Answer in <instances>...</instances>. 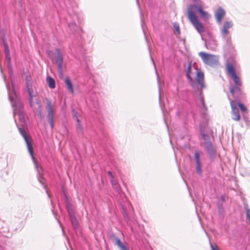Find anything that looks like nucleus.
<instances>
[{"label": "nucleus", "mask_w": 250, "mask_h": 250, "mask_svg": "<svg viewBox=\"0 0 250 250\" xmlns=\"http://www.w3.org/2000/svg\"><path fill=\"white\" fill-rule=\"evenodd\" d=\"M199 55L204 62L207 64L213 65L217 62V58L215 55L207 54L203 52H199Z\"/></svg>", "instance_id": "1a4fd4ad"}, {"label": "nucleus", "mask_w": 250, "mask_h": 250, "mask_svg": "<svg viewBox=\"0 0 250 250\" xmlns=\"http://www.w3.org/2000/svg\"><path fill=\"white\" fill-rule=\"evenodd\" d=\"M205 145L206 149L210 158H212L214 157L216 154V150L215 148L213 147L211 142H208L207 143V145Z\"/></svg>", "instance_id": "f3484780"}, {"label": "nucleus", "mask_w": 250, "mask_h": 250, "mask_svg": "<svg viewBox=\"0 0 250 250\" xmlns=\"http://www.w3.org/2000/svg\"><path fill=\"white\" fill-rule=\"evenodd\" d=\"M237 105L239 106V107H240L241 110L243 112H246L247 111V108L245 106V105L241 103L240 102H238L237 103Z\"/></svg>", "instance_id": "7c9ffc66"}, {"label": "nucleus", "mask_w": 250, "mask_h": 250, "mask_svg": "<svg viewBox=\"0 0 250 250\" xmlns=\"http://www.w3.org/2000/svg\"><path fill=\"white\" fill-rule=\"evenodd\" d=\"M46 192H47V193L48 194V196L50 197V195L48 194V191H47V190H46Z\"/></svg>", "instance_id": "ea45409f"}, {"label": "nucleus", "mask_w": 250, "mask_h": 250, "mask_svg": "<svg viewBox=\"0 0 250 250\" xmlns=\"http://www.w3.org/2000/svg\"><path fill=\"white\" fill-rule=\"evenodd\" d=\"M4 80L5 81V78L4 77Z\"/></svg>", "instance_id": "79ce46f5"}, {"label": "nucleus", "mask_w": 250, "mask_h": 250, "mask_svg": "<svg viewBox=\"0 0 250 250\" xmlns=\"http://www.w3.org/2000/svg\"><path fill=\"white\" fill-rule=\"evenodd\" d=\"M124 216L125 218L126 219L128 218V214L126 212H124Z\"/></svg>", "instance_id": "e433bc0d"}, {"label": "nucleus", "mask_w": 250, "mask_h": 250, "mask_svg": "<svg viewBox=\"0 0 250 250\" xmlns=\"http://www.w3.org/2000/svg\"><path fill=\"white\" fill-rule=\"evenodd\" d=\"M5 83H6V82H5ZM6 86H8L9 87V91H10V92L11 93H12V91H13V90H14V91H15V90H14L13 88L11 90H10V87H9V86L7 83H6ZM6 88H7V89L8 90V89H7V87H6Z\"/></svg>", "instance_id": "c9c22d12"}, {"label": "nucleus", "mask_w": 250, "mask_h": 250, "mask_svg": "<svg viewBox=\"0 0 250 250\" xmlns=\"http://www.w3.org/2000/svg\"><path fill=\"white\" fill-rule=\"evenodd\" d=\"M197 11L201 17L208 19L209 17V15L208 12L203 10L200 6H198L196 4H191L188 8V18L190 22L195 27L198 32L202 34L205 31V28L203 24L200 22L197 19V17L194 13V10Z\"/></svg>", "instance_id": "f257e3e1"}, {"label": "nucleus", "mask_w": 250, "mask_h": 250, "mask_svg": "<svg viewBox=\"0 0 250 250\" xmlns=\"http://www.w3.org/2000/svg\"><path fill=\"white\" fill-rule=\"evenodd\" d=\"M76 126L78 132L79 133H82L83 132V126L81 124L80 120L79 121V122H77Z\"/></svg>", "instance_id": "cd10ccee"}, {"label": "nucleus", "mask_w": 250, "mask_h": 250, "mask_svg": "<svg viewBox=\"0 0 250 250\" xmlns=\"http://www.w3.org/2000/svg\"><path fill=\"white\" fill-rule=\"evenodd\" d=\"M244 121H245V122L247 124V125H249V121L248 120V118H246L245 117H244Z\"/></svg>", "instance_id": "f704fd0d"}, {"label": "nucleus", "mask_w": 250, "mask_h": 250, "mask_svg": "<svg viewBox=\"0 0 250 250\" xmlns=\"http://www.w3.org/2000/svg\"><path fill=\"white\" fill-rule=\"evenodd\" d=\"M222 200L224 201V197H222Z\"/></svg>", "instance_id": "a19ab883"}, {"label": "nucleus", "mask_w": 250, "mask_h": 250, "mask_svg": "<svg viewBox=\"0 0 250 250\" xmlns=\"http://www.w3.org/2000/svg\"><path fill=\"white\" fill-rule=\"evenodd\" d=\"M204 73L201 70L196 71V81L197 83L200 86L202 89L205 87V85L204 83Z\"/></svg>", "instance_id": "ddd939ff"}, {"label": "nucleus", "mask_w": 250, "mask_h": 250, "mask_svg": "<svg viewBox=\"0 0 250 250\" xmlns=\"http://www.w3.org/2000/svg\"><path fill=\"white\" fill-rule=\"evenodd\" d=\"M3 45L4 47V53L6 59H9L10 57V50L7 42L5 41L3 42Z\"/></svg>", "instance_id": "5701e85b"}, {"label": "nucleus", "mask_w": 250, "mask_h": 250, "mask_svg": "<svg viewBox=\"0 0 250 250\" xmlns=\"http://www.w3.org/2000/svg\"><path fill=\"white\" fill-rule=\"evenodd\" d=\"M227 71L228 74L233 80L234 85H241L242 82L239 77L237 76L235 73L234 66L231 63H228L226 66Z\"/></svg>", "instance_id": "6e6552de"}, {"label": "nucleus", "mask_w": 250, "mask_h": 250, "mask_svg": "<svg viewBox=\"0 0 250 250\" xmlns=\"http://www.w3.org/2000/svg\"><path fill=\"white\" fill-rule=\"evenodd\" d=\"M0 250H3V249L1 246H0Z\"/></svg>", "instance_id": "58836bf2"}, {"label": "nucleus", "mask_w": 250, "mask_h": 250, "mask_svg": "<svg viewBox=\"0 0 250 250\" xmlns=\"http://www.w3.org/2000/svg\"><path fill=\"white\" fill-rule=\"evenodd\" d=\"M191 63H190L188 67V68L186 70V76L187 78L188 81V82L190 83V84L192 85V86L195 88V86L196 84L192 79L191 76Z\"/></svg>", "instance_id": "2eb2a0df"}, {"label": "nucleus", "mask_w": 250, "mask_h": 250, "mask_svg": "<svg viewBox=\"0 0 250 250\" xmlns=\"http://www.w3.org/2000/svg\"><path fill=\"white\" fill-rule=\"evenodd\" d=\"M7 60V68L8 69V71L9 73H12V65L11 62V58H9V59H6Z\"/></svg>", "instance_id": "c85d7f7f"}, {"label": "nucleus", "mask_w": 250, "mask_h": 250, "mask_svg": "<svg viewBox=\"0 0 250 250\" xmlns=\"http://www.w3.org/2000/svg\"><path fill=\"white\" fill-rule=\"evenodd\" d=\"M141 25H142V29L144 30V22L143 21H142Z\"/></svg>", "instance_id": "4c0bfd02"}, {"label": "nucleus", "mask_w": 250, "mask_h": 250, "mask_svg": "<svg viewBox=\"0 0 250 250\" xmlns=\"http://www.w3.org/2000/svg\"><path fill=\"white\" fill-rule=\"evenodd\" d=\"M200 102L201 103L200 108L202 109H204L206 111L207 110V107L205 105V102L204 101L203 96L202 95V92H200Z\"/></svg>", "instance_id": "b1692460"}, {"label": "nucleus", "mask_w": 250, "mask_h": 250, "mask_svg": "<svg viewBox=\"0 0 250 250\" xmlns=\"http://www.w3.org/2000/svg\"><path fill=\"white\" fill-rule=\"evenodd\" d=\"M194 158L196 163L195 169L197 174L199 175H202V166L200 162V154L199 151L196 150L194 153Z\"/></svg>", "instance_id": "9b49d317"}, {"label": "nucleus", "mask_w": 250, "mask_h": 250, "mask_svg": "<svg viewBox=\"0 0 250 250\" xmlns=\"http://www.w3.org/2000/svg\"><path fill=\"white\" fill-rule=\"evenodd\" d=\"M25 82L27 89L29 94V101L31 107L37 112L41 113V104L38 99H36V101H34V97H36V94L34 92L33 87L32 84L31 78L29 76H26L25 77Z\"/></svg>", "instance_id": "20e7f679"}, {"label": "nucleus", "mask_w": 250, "mask_h": 250, "mask_svg": "<svg viewBox=\"0 0 250 250\" xmlns=\"http://www.w3.org/2000/svg\"><path fill=\"white\" fill-rule=\"evenodd\" d=\"M72 114L73 118L76 120L77 122H79V121L80 120L79 113L75 110H73Z\"/></svg>", "instance_id": "a878e982"}, {"label": "nucleus", "mask_w": 250, "mask_h": 250, "mask_svg": "<svg viewBox=\"0 0 250 250\" xmlns=\"http://www.w3.org/2000/svg\"><path fill=\"white\" fill-rule=\"evenodd\" d=\"M151 60H152V62H153V64L154 66V67L155 68H156L155 67V63H154V61L153 60L152 58H151ZM155 72H156V73L157 74V82H158V86H159V101H160L161 100V96H160V80H159V76H158V74L157 73V70L156 69H155Z\"/></svg>", "instance_id": "bb28decb"}, {"label": "nucleus", "mask_w": 250, "mask_h": 250, "mask_svg": "<svg viewBox=\"0 0 250 250\" xmlns=\"http://www.w3.org/2000/svg\"><path fill=\"white\" fill-rule=\"evenodd\" d=\"M8 89V97L11 101V105L13 107V116L15 118L16 116H18L19 119L21 123H24L25 116L24 112V109L22 104L21 100L18 98L16 93L14 90L11 93L9 91V87L7 86Z\"/></svg>", "instance_id": "f03ea898"}, {"label": "nucleus", "mask_w": 250, "mask_h": 250, "mask_svg": "<svg viewBox=\"0 0 250 250\" xmlns=\"http://www.w3.org/2000/svg\"><path fill=\"white\" fill-rule=\"evenodd\" d=\"M52 61H54L58 67V71L60 75L63 74V55L61 50L57 48L55 50V56L54 59H52Z\"/></svg>", "instance_id": "423d86ee"}, {"label": "nucleus", "mask_w": 250, "mask_h": 250, "mask_svg": "<svg viewBox=\"0 0 250 250\" xmlns=\"http://www.w3.org/2000/svg\"><path fill=\"white\" fill-rule=\"evenodd\" d=\"M211 250H219L218 247L216 245H213L211 243H210Z\"/></svg>", "instance_id": "473e14b6"}, {"label": "nucleus", "mask_w": 250, "mask_h": 250, "mask_svg": "<svg viewBox=\"0 0 250 250\" xmlns=\"http://www.w3.org/2000/svg\"><path fill=\"white\" fill-rule=\"evenodd\" d=\"M201 134L202 136L203 139L205 141V145H207V143L208 142H210V137L209 135H208L207 134H205L202 131H201Z\"/></svg>", "instance_id": "393cba45"}, {"label": "nucleus", "mask_w": 250, "mask_h": 250, "mask_svg": "<svg viewBox=\"0 0 250 250\" xmlns=\"http://www.w3.org/2000/svg\"><path fill=\"white\" fill-rule=\"evenodd\" d=\"M115 245H116L121 250H129L128 248L123 244L119 238L115 237Z\"/></svg>", "instance_id": "412c9836"}, {"label": "nucleus", "mask_w": 250, "mask_h": 250, "mask_svg": "<svg viewBox=\"0 0 250 250\" xmlns=\"http://www.w3.org/2000/svg\"><path fill=\"white\" fill-rule=\"evenodd\" d=\"M229 100L230 101V106L231 107V117L232 119L235 121H238L240 120V116L239 112V110L236 106V102L235 100L231 101L229 97Z\"/></svg>", "instance_id": "9d476101"}, {"label": "nucleus", "mask_w": 250, "mask_h": 250, "mask_svg": "<svg viewBox=\"0 0 250 250\" xmlns=\"http://www.w3.org/2000/svg\"><path fill=\"white\" fill-rule=\"evenodd\" d=\"M67 211L73 226L74 228H77L78 222L75 216L73 210L70 207H68Z\"/></svg>", "instance_id": "4468645a"}, {"label": "nucleus", "mask_w": 250, "mask_h": 250, "mask_svg": "<svg viewBox=\"0 0 250 250\" xmlns=\"http://www.w3.org/2000/svg\"><path fill=\"white\" fill-rule=\"evenodd\" d=\"M137 3L138 4V0H137Z\"/></svg>", "instance_id": "37998d69"}, {"label": "nucleus", "mask_w": 250, "mask_h": 250, "mask_svg": "<svg viewBox=\"0 0 250 250\" xmlns=\"http://www.w3.org/2000/svg\"><path fill=\"white\" fill-rule=\"evenodd\" d=\"M173 27L178 35L180 34V30L179 24L177 22H175L173 24Z\"/></svg>", "instance_id": "c756f323"}, {"label": "nucleus", "mask_w": 250, "mask_h": 250, "mask_svg": "<svg viewBox=\"0 0 250 250\" xmlns=\"http://www.w3.org/2000/svg\"><path fill=\"white\" fill-rule=\"evenodd\" d=\"M110 181L113 188H114L118 192H119L121 190V188L117 179L115 177H114L110 178Z\"/></svg>", "instance_id": "aec40b11"}, {"label": "nucleus", "mask_w": 250, "mask_h": 250, "mask_svg": "<svg viewBox=\"0 0 250 250\" xmlns=\"http://www.w3.org/2000/svg\"><path fill=\"white\" fill-rule=\"evenodd\" d=\"M68 26L71 30H73L74 31H76L78 28L77 26L74 22L70 23L68 24Z\"/></svg>", "instance_id": "2f4dec72"}, {"label": "nucleus", "mask_w": 250, "mask_h": 250, "mask_svg": "<svg viewBox=\"0 0 250 250\" xmlns=\"http://www.w3.org/2000/svg\"><path fill=\"white\" fill-rule=\"evenodd\" d=\"M19 130L20 134L23 137V138L26 144V146H27V147L28 152H29L30 156H31L32 161H33L34 164L35 166L36 170L38 171V174L37 177H38V181L40 183H41L43 185L44 183V179L42 177V176L41 174V171H42V168L41 167H39L38 163H37V161L36 158H35V157L34 156V154H33L34 152H33V149L31 140L30 138V137L27 135L25 130L23 128H22L21 127H20L19 128Z\"/></svg>", "instance_id": "7ed1b4c3"}, {"label": "nucleus", "mask_w": 250, "mask_h": 250, "mask_svg": "<svg viewBox=\"0 0 250 250\" xmlns=\"http://www.w3.org/2000/svg\"><path fill=\"white\" fill-rule=\"evenodd\" d=\"M225 15V10L222 8H219L217 9L215 13V16L218 23L220 24L222 21V19Z\"/></svg>", "instance_id": "a211bd4d"}, {"label": "nucleus", "mask_w": 250, "mask_h": 250, "mask_svg": "<svg viewBox=\"0 0 250 250\" xmlns=\"http://www.w3.org/2000/svg\"><path fill=\"white\" fill-rule=\"evenodd\" d=\"M205 45L207 48L211 50H214L216 48L217 46L216 42L214 38L210 37L206 41Z\"/></svg>", "instance_id": "dca6fc26"}, {"label": "nucleus", "mask_w": 250, "mask_h": 250, "mask_svg": "<svg viewBox=\"0 0 250 250\" xmlns=\"http://www.w3.org/2000/svg\"><path fill=\"white\" fill-rule=\"evenodd\" d=\"M45 108L47 112V119L50 125L51 129L54 127V109L52 102L50 100H46V105Z\"/></svg>", "instance_id": "0eeeda50"}, {"label": "nucleus", "mask_w": 250, "mask_h": 250, "mask_svg": "<svg viewBox=\"0 0 250 250\" xmlns=\"http://www.w3.org/2000/svg\"><path fill=\"white\" fill-rule=\"evenodd\" d=\"M240 85H231L229 87V91L233 97L238 100L241 98L242 92L239 87Z\"/></svg>", "instance_id": "f8f14e48"}, {"label": "nucleus", "mask_w": 250, "mask_h": 250, "mask_svg": "<svg viewBox=\"0 0 250 250\" xmlns=\"http://www.w3.org/2000/svg\"><path fill=\"white\" fill-rule=\"evenodd\" d=\"M46 82L50 88L53 89L55 87V82L53 78L48 76L46 78Z\"/></svg>", "instance_id": "4be33fe9"}, {"label": "nucleus", "mask_w": 250, "mask_h": 250, "mask_svg": "<svg viewBox=\"0 0 250 250\" xmlns=\"http://www.w3.org/2000/svg\"><path fill=\"white\" fill-rule=\"evenodd\" d=\"M107 173H108V175L110 176V179L115 177L111 171H108L107 172Z\"/></svg>", "instance_id": "72a5a7b5"}, {"label": "nucleus", "mask_w": 250, "mask_h": 250, "mask_svg": "<svg viewBox=\"0 0 250 250\" xmlns=\"http://www.w3.org/2000/svg\"><path fill=\"white\" fill-rule=\"evenodd\" d=\"M232 26L233 23L231 21H226L223 27L220 29L222 38L226 41V45L228 47L232 46L231 37L229 35V29Z\"/></svg>", "instance_id": "39448f33"}, {"label": "nucleus", "mask_w": 250, "mask_h": 250, "mask_svg": "<svg viewBox=\"0 0 250 250\" xmlns=\"http://www.w3.org/2000/svg\"><path fill=\"white\" fill-rule=\"evenodd\" d=\"M64 83L69 92L71 94H73L74 92L73 86L69 77H65Z\"/></svg>", "instance_id": "6ab92c4d"}]
</instances>
